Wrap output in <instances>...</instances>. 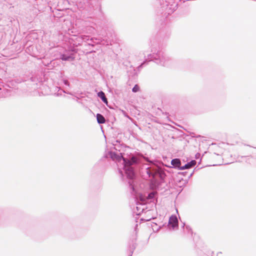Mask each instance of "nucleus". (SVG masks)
Instances as JSON below:
<instances>
[{"label":"nucleus","mask_w":256,"mask_h":256,"mask_svg":"<svg viewBox=\"0 0 256 256\" xmlns=\"http://www.w3.org/2000/svg\"><path fill=\"white\" fill-rule=\"evenodd\" d=\"M108 156H110L114 160L121 162L124 165V172L120 171L122 175H124V172L128 178L132 179L134 178V172L131 166L137 162V158L136 157L132 156L130 158H126L122 155L121 153L112 151L108 152Z\"/></svg>","instance_id":"obj_1"},{"label":"nucleus","mask_w":256,"mask_h":256,"mask_svg":"<svg viewBox=\"0 0 256 256\" xmlns=\"http://www.w3.org/2000/svg\"><path fill=\"white\" fill-rule=\"evenodd\" d=\"M146 173L149 176H152L153 178L156 176L160 177V178L163 180L165 178L166 174L164 171L160 168H158L154 170V172H151L149 168L146 169Z\"/></svg>","instance_id":"obj_2"},{"label":"nucleus","mask_w":256,"mask_h":256,"mask_svg":"<svg viewBox=\"0 0 256 256\" xmlns=\"http://www.w3.org/2000/svg\"><path fill=\"white\" fill-rule=\"evenodd\" d=\"M168 226L170 230H175L178 228V219L176 216L172 215L169 218Z\"/></svg>","instance_id":"obj_3"},{"label":"nucleus","mask_w":256,"mask_h":256,"mask_svg":"<svg viewBox=\"0 0 256 256\" xmlns=\"http://www.w3.org/2000/svg\"><path fill=\"white\" fill-rule=\"evenodd\" d=\"M154 196V192H151L148 194L147 196L140 195L139 196L140 200L143 204L146 203L149 200H151Z\"/></svg>","instance_id":"obj_4"},{"label":"nucleus","mask_w":256,"mask_h":256,"mask_svg":"<svg viewBox=\"0 0 256 256\" xmlns=\"http://www.w3.org/2000/svg\"><path fill=\"white\" fill-rule=\"evenodd\" d=\"M196 164V162L194 160H192L190 162L186 164L184 166H182L180 168V170H184L186 169H188Z\"/></svg>","instance_id":"obj_5"},{"label":"nucleus","mask_w":256,"mask_h":256,"mask_svg":"<svg viewBox=\"0 0 256 256\" xmlns=\"http://www.w3.org/2000/svg\"><path fill=\"white\" fill-rule=\"evenodd\" d=\"M160 60L158 62H157L159 64L162 66H166V62L168 60V58H166L165 56H159Z\"/></svg>","instance_id":"obj_6"},{"label":"nucleus","mask_w":256,"mask_h":256,"mask_svg":"<svg viewBox=\"0 0 256 256\" xmlns=\"http://www.w3.org/2000/svg\"><path fill=\"white\" fill-rule=\"evenodd\" d=\"M98 96L102 99L104 102L106 104H108L107 99L105 96L104 93L103 92L101 91L98 92Z\"/></svg>","instance_id":"obj_7"},{"label":"nucleus","mask_w":256,"mask_h":256,"mask_svg":"<svg viewBox=\"0 0 256 256\" xmlns=\"http://www.w3.org/2000/svg\"><path fill=\"white\" fill-rule=\"evenodd\" d=\"M171 164L172 165H173L175 167L179 168H180V161L178 158L173 159L171 162Z\"/></svg>","instance_id":"obj_8"},{"label":"nucleus","mask_w":256,"mask_h":256,"mask_svg":"<svg viewBox=\"0 0 256 256\" xmlns=\"http://www.w3.org/2000/svg\"><path fill=\"white\" fill-rule=\"evenodd\" d=\"M96 119L98 124H104L105 122L104 118L100 114H96Z\"/></svg>","instance_id":"obj_9"},{"label":"nucleus","mask_w":256,"mask_h":256,"mask_svg":"<svg viewBox=\"0 0 256 256\" xmlns=\"http://www.w3.org/2000/svg\"><path fill=\"white\" fill-rule=\"evenodd\" d=\"M61 58L63 60H68L72 58V57L70 56H66L64 54H63Z\"/></svg>","instance_id":"obj_10"},{"label":"nucleus","mask_w":256,"mask_h":256,"mask_svg":"<svg viewBox=\"0 0 256 256\" xmlns=\"http://www.w3.org/2000/svg\"><path fill=\"white\" fill-rule=\"evenodd\" d=\"M139 90V87L136 85L133 88H132V92H138Z\"/></svg>","instance_id":"obj_11"},{"label":"nucleus","mask_w":256,"mask_h":256,"mask_svg":"<svg viewBox=\"0 0 256 256\" xmlns=\"http://www.w3.org/2000/svg\"><path fill=\"white\" fill-rule=\"evenodd\" d=\"M186 228L187 230H189L190 229V226H186Z\"/></svg>","instance_id":"obj_12"},{"label":"nucleus","mask_w":256,"mask_h":256,"mask_svg":"<svg viewBox=\"0 0 256 256\" xmlns=\"http://www.w3.org/2000/svg\"><path fill=\"white\" fill-rule=\"evenodd\" d=\"M151 58H148V60H150V59H151Z\"/></svg>","instance_id":"obj_13"}]
</instances>
